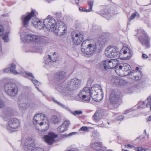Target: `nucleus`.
<instances>
[{"mask_svg":"<svg viewBox=\"0 0 151 151\" xmlns=\"http://www.w3.org/2000/svg\"><path fill=\"white\" fill-rule=\"evenodd\" d=\"M114 59L106 60L101 62L100 63V69L105 70L115 68V72L120 76H125L129 74L131 71L130 66L127 63L116 64Z\"/></svg>","mask_w":151,"mask_h":151,"instance_id":"1","label":"nucleus"},{"mask_svg":"<svg viewBox=\"0 0 151 151\" xmlns=\"http://www.w3.org/2000/svg\"><path fill=\"white\" fill-rule=\"evenodd\" d=\"M103 92L101 87H92L90 90L89 87H85L78 94V96L82 100L89 101L91 97L93 99L97 102L100 101L102 99Z\"/></svg>","mask_w":151,"mask_h":151,"instance_id":"2","label":"nucleus"},{"mask_svg":"<svg viewBox=\"0 0 151 151\" xmlns=\"http://www.w3.org/2000/svg\"><path fill=\"white\" fill-rule=\"evenodd\" d=\"M21 39L27 42H32L34 44L32 47V52H38L41 49L42 47L45 45L48 42L47 38L45 36L40 35L24 34V36L23 34L21 35Z\"/></svg>","mask_w":151,"mask_h":151,"instance_id":"3","label":"nucleus"},{"mask_svg":"<svg viewBox=\"0 0 151 151\" xmlns=\"http://www.w3.org/2000/svg\"><path fill=\"white\" fill-rule=\"evenodd\" d=\"M119 50L117 47L115 46H109L106 48L105 51L106 55L108 58H122V56L128 53L129 55H127L126 58H124L128 59L133 54L132 50L126 47H123L119 52Z\"/></svg>","mask_w":151,"mask_h":151,"instance_id":"4","label":"nucleus"},{"mask_svg":"<svg viewBox=\"0 0 151 151\" xmlns=\"http://www.w3.org/2000/svg\"><path fill=\"white\" fill-rule=\"evenodd\" d=\"M34 126L37 129L41 132L46 131L49 128V122L44 114L40 113L35 115L33 120Z\"/></svg>","mask_w":151,"mask_h":151,"instance_id":"5","label":"nucleus"},{"mask_svg":"<svg viewBox=\"0 0 151 151\" xmlns=\"http://www.w3.org/2000/svg\"><path fill=\"white\" fill-rule=\"evenodd\" d=\"M81 80L74 78L69 81L66 86L62 89L64 96L69 97L73 96L72 93L75 90L80 88Z\"/></svg>","mask_w":151,"mask_h":151,"instance_id":"6","label":"nucleus"},{"mask_svg":"<svg viewBox=\"0 0 151 151\" xmlns=\"http://www.w3.org/2000/svg\"><path fill=\"white\" fill-rule=\"evenodd\" d=\"M135 32L137 34L139 33L138 39L141 44L147 48L150 47V38L145 31L142 29L135 30Z\"/></svg>","mask_w":151,"mask_h":151,"instance_id":"7","label":"nucleus"},{"mask_svg":"<svg viewBox=\"0 0 151 151\" xmlns=\"http://www.w3.org/2000/svg\"><path fill=\"white\" fill-rule=\"evenodd\" d=\"M4 89L5 93L11 97L17 96L19 91L18 86L15 84L11 83L6 84L4 85Z\"/></svg>","mask_w":151,"mask_h":151,"instance_id":"8","label":"nucleus"},{"mask_svg":"<svg viewBox=\"0 0 151 151\" xmlns=\"http://www.w3.org/2000/svg\"><path fill=\"white\" fill-rule=\"evenodd\" d=\"M49 17V16H48V18L44 20V25L47 30L54 31L57 29V23L54 19Z\"/></svg>","mask_w":151,"mask_h":151,"instance_id":"9","label":"nucleus"},{"mask_svg":"<svg viewBox=\"0 0 151 151\" xmlns=\"http://www.w3.org/2000/svg\"><path fill=\"white\" fill-rule=\"evenodd\" d=\"M19 120L16 118H12L9 121L6 125V128L8 130L12 132L19 127Z\"/></svg>","mask_w":151,"mask_h":151,"instance_id":"10","label":"nucleus"},{"mask_svg":"<svg viewBox=\"0 0 151 151\" xmlns=\"http://www.w3.org/2000/svg\"><path fill=\"white\" fill-rule=\"evenodd\" d=\"M97 50L96 44L95 42L88 43L86 47L81 49L82 52L85 55H91L93 54Z\"/></svg>","mask_w":151,"mask_h":151,"instance_id":"11","label":"nucleus"},{"mask_svg":"<svg viewBox=\"0 0 151 151\" xmlns=\"http://www.w3.org/2000/svg\"><path fill=\"white\" fill-rule=\"evenodd\" d=\"M58 136L57 134L53 132H49L47 135H43L41 136V138L44 139V141L49 145H52L54 142V139Z\"/></svg>","mask_w":151,"mask_h":151,"instance_id":"12","label":"nucleus"},{"mask_svg":"<svg viewBox=\"0 0 151 151\" xmlns=\"http://www.w3.org/2000/svg\"><path fill=\"white\" fill-rule=\"evenodd\" d=\"M119 92L114 90L112 91L110 94L109 100L111 103L115 105L117 104L119 100Z\"/></svg>","mask_w":151,"mask_h":151,"instance_id":"13","label":"nucleus"},{"mask_svg":"<svg viewBox=\"0 0 151 151\" xmlns=\"http://www.w3.org/2000/svg\"><path fill=\"white\" fill-rule=\"evenodd\" d=\"M35 16V13L33 10L27 15H22L21 17L22 22L24 26H27L28 24L29 21Z\"/></svg>","mask_w":151,"mask_h":151,"instance_id":"14","label":"nucleus"},{"mask_svg":"<svg viewBox=\"0 0 151 151\" xmlns=\"http://www.w3.org/2000/svg\"><path fill=\"white\" fill-rule=\"evenodd\" d=\"M24 148L26 150L29 151L34 150L35 149L34 140L30 139H27L25 143Z\"/></svg>","mask_w":151,"mask_h":151,"instance_id":"15","label":"nucleus"},{"mask_svg":"<svg viewBox=\"0 0 151 151\" xmlns=\"http://www.w3.org/2000/svg\"><path fill=\"white\" fill-rule=\"evenodd\" d=\"M108 41L107 36L106 34L101 35L99 38L97 42V44L100 48L103 47Z\"/></svg>","mask_w":151,"mask_h":151,"instance_id":"16","label":"nucleus"},{"mask_svg":"<svg viewBox=\"0 0 151 151\" xmlns=\"http://www.w3.org/2000/svg\"><path fill=\"white\" fill-rule=\"evenodd\" d=\"M84 35L83 34H76L75 37H72L73 43L75 45H79L83 39Z\"/></svg>","mask_w":151,"mask_h":151,"instance_id":"17","label":"nucleus"},{"mask_svg":"<svg viewBox=\"0 0 151 151\" xmlns=\"http://www.w3.org/2000/svg\"><path fill=\"white\" fill-rule=\"evenodd\" d=\"M100 14L101 16L109 19L114 15L113 10H103L101 11Z\"/></svg>","mask_w":151,"mask_h":151,"instance_id":"18","label":"nucleus"},{"mask_svg":"<svg viewBox=\"0 0 151 151\" xmlns=\"http://www.w3.org/2000/svg\"><path fill=\"white\" fill-rule=\"evenodd\" d=\"M58 27H57L56 30L61 35L64 34L66 31V27L65 24L62 22H58Z\"/></svg>","mask_w":151,"mask_h":151,"instance_id":"19","label":"nucleus"},{"mask_svg":"<svg viewBox=\"0 0 151 151\" xmlns=\"http://www.w3.org/2000/svg\"><path fill=\"white\" fill-rule=\"evenodd\" d=\"M103 143L101 142H94L91 143V147L96 151H100L103 148Z\"/></svg>","mask_w":151,"mask_h":151,"instance_id":"20","label":"nucleus"},{"mask_svg":"<svg viewBox=\"0 0 151 151\" xmlns=\"http://www.w3.org/2000/svg\"><path fill=\"white\" fill-rule=\"evenodd\" d=\"M70 122L68 121L64 122L62 124L57 128V131L59 133L64 132L67 129L68 126L69 125Z\"/></svg>","mask_w":151,"mask_h":151,"instance_id":"21","label":"nucleus"},{"mask_svg":"<svg viewBox=\"0 0 151 151\" xmlns=\"http://www.w3.org/2000/svg\"><path fill=\"white\" fill-rule=\"evenodd\" d=\"M66 77V73L64 71H60L57 72L54 77L56 81H60L64 79Z\"/></svg>","mask_w":151,"mask_h":151,"instance_id":"22","label":"nucleus"},{"mask_svg":"<svg viewBox=\"0 0 151 151\" xmlns=\"http://www.w3.org/2000/svg\"><path fill=\"white\" fill-rule=\"evenodd\" d=\"M19 109L21 111H24L31 106V104L29 102L18 103Z\"/></svg>","mask_w":151,"mask_h":151,"instance_id":"23","label":"nucleus"},{"mask_svg":"<svg viewBox=\"0 0 151 151\" xmlns=\"http://www.w3.org/2000/svg\"><path fill=\"white\" fill-rule=\"evenodd\" d=\"M32 22L35 27L38 29H41L45 28L44 25V23L40 20L35 21L32 20Z\"/></svg>","mask_w":151,"mask_h":151,"instance_id":"24","label":"nucleus"},{"mask_svg":"<svg viewBox=\"0 0 151 151\" xmlns=\"http://www.w3.org/2000/svg\"><path fill=\"white\" fill-rule=\"evenodd\" d=\"M112 81L117 86L123 85L125 83V81L122 79L120 77H115L112 79Z\"/></svg>","mask_w":151,"mask_h":151,"instance_id":"25","label":"nucleus"},{"mask_svg":"<svg viewBox=\"0 0 151 151\" xmlns=\"http://www.w3.org/2000/svg\"><path fill=\"white\" fill-rule=\"evenodd\" d=\"M25 73L26 75L28 77L30 78H32L30 79L32 81L34 84L37 86H39L40 84V82H39L38 81L35 79V78L34 76L32 73L27 71H25Z\"/></svg>","mask_w":151,"mask_h":151,"instance_id":"26","label":"nucleus"},{"mask_svg":"<svg viewBox=\"0 0 151 151\" xmlns=\"http://www.w3.org/2000/svg\"><path fill=\"white\" fill-rule=\"evenodd\" d=\"M88 4V6L89 7V9H87L85 8H83L82 7H80L79 8V10L81 12H90L92 11V8L93 6V1H89L87 2Z\"/></svg>","mask_w":151,"mask_h":151,"instance_id":"27","label":"nucleus"},{"mask_svg":"<svg viewBox=\"0 0 151 151\" xmlns=\"http://www.w3.org/2000/svg\"><path fill=\"white\" fill-rule=\"evenodd\" d=\"M52 57H53V59H52V57L50 55H48V58L50 59V62H55V63H56L57 61H58L60 60L59 58V56L58 55V54L56 52H53L52 54Z\"/></svg>","mask_w":151,"mask_h":151,"instance_id":"28","label":"nucleus"},{"mask_svg":"<svg viewBox=\"0 0 151 151\" xmlns=\"http://www.w3.org/2000/svg\"><path fill=\"white\" fill-rule=\"evenodd\" d=\"M61 120V119L60 117L55 116H53L52 118V122L55 124L58 123Z\"/></svg>","mask_w":151,"mask_h":151,"instance_id":"29","label":"nucleus"},{"mask_svg":"<svg viewBox=\"0 0 151 151\" xmlns=\"http://www.w3.org/2000/svg\"><path fill=\"white\" fill-rule=\"evenodd\" d=\"M52 100L54 102H55V103H56L57 104L59 105L62 108L68 110H69V108L68 107H67L66 106H65V105L63 104H62L60 103L59 102H58L55 100V99L53 98H52Z\"/></svg>","mask_w":151,"mask_h":151,"instance_id":"30","label":"nucleus"},{"mask_svg":"<svg viewBox=\"0 0 151 151\" xmlns=\"http://www.w3.org/2000/svg\"><path fill=\"white\" fill-rule=\"evenodd\" d=\"M16 68V66L14 63H12L11 65L10 70L11 72H12L14 74H18V73L15 70Z\"/></svg>","mask_w":151,"mask_h":151,"instance_id":"31","label":"nucleus"},{"mask_svg":"<svg viewBox=\"0 0 151 151\" xmlns=\"http://www.w3.org/2000/svg\"><path fill=\"white\" fill-rule=\"evenodd\" d=\"M3 40L5 42H7L9 41L8 37V32L4 33L2 37Z\"/></svg>","mask_w":151,"mask_h":151,"instance_id":"32","label":"nucleus"},{"mask_svg":"<svg viewBox=\"0 0 151 151\" xmlns=\"http://www.w3.org/2000/svg\"><path fill=\"white\" fill-rule=\"evenodd\" d=\"M139 16V14L136 12H135L134 13H132L130 17H129V19L130 20L134 19L135 17Z\"/></svg>","mask_w":151,"mask_h":151,"instance_id":"33","label":"nucleus"},{"mask_svg":"<svg viewBox=\"0 0 151 151\" xmlns=\"http://www.w3.org/2000/svg\"><path fill=\"white\" fill-rule=\"evenodd\" d=\"M92 136L93 137L94 139H98L99 137V133L96 131H94L92 134Z\"/></svg>","mask_w":151,"mask_h":151,"instance_id":"34","label":"nucleus"},{"mask_svg":"<svg viewBox=\"0 0 151 151\" xmlns=\"http://www.w3.org/2000/svg\"><path fill=\"white\" fill-rule=\"evenodd\" d=\"M134 72H130L129 73V74H128L129 77V78L131 79H134V77L135 76V74L136 73V72L134 71Z\"/></svg>","mask_w":151,"mask_h":151,"instance_id":"35","label":"nucleus"},{"mask_svg":"<svg viewBox=\"0 0 151 151\" xmlns=\"http://www.w3.org/2000/svg\"><path fill=\"white\" fill-rule=\"evenodd\" d=\"M93 118L96 120H99L100 119L99 113L98 112H96L93 115Z\"/></svg>","mask_w":151,"mask_h":151,"instance_id":"36","label":"nucleus"},{"mask_svg":"<svg viewBox=\"0 0 151 151\" xmlns=\"http://www.w3.org/2000/svg\"><path fill=\"white\" fill-rule=\"evenodd\" d=\"M82 112L80 111H75L74 112H72V113L74 115H80L82 114Z\"/></svg>","mask_w":151,"mask_h":151,"instance_id":"37","label":"nucleus"},{"mask_svg":"<svg viewBox=\"0 0 151 151\" xmlns=\"http://www.w3.org/2000/svg\"><path fill=\"white\" fill-rule=\"evenodd\" d=\"M86 40H85L82 43V44L81 45V50L82 48H86V45H85L86 44Z\"/></svg>","mask_w":151,"mask_h":151,"instance_id":"38","label":"nucleus"},{"mask_svg":"<svg viewBox=\"0 0 151 151\" xmlns=\"http://www.w3.org/2000/svg\"><path fill=\"white\" fill-rule=\"evenodd\" d=\"M5 106V104L3 101L0 99V108L4 107Z\"/></svg>","mask_w":151,"mask_h":151,"instance_id":"39","label":"nucleus"},{"mask_svg":"<svg viewBox=\"0 0 151 151\" xmlns=\"http://www.w3.org/2000/svg\"><path fill=\"white\" fill-rule=\"evenodd\" d=\"M4 28L3 26L0 24V37L1 36V34L4 31Z\"/></svg>","mask_w":151,"mask_h":151,"instance_id":"40","label":"nucleus"},{"mask_svg":"<svg viewBox=\"0 0 151 151\" xmlns=\"http://www.w3.org/2000/svg\"><path fill=\"white\" fill-rule=\"evenodd\" d=\"M88 129V127H84L83 126L81 127L80 129H79V131H80V130L84 131H87Z\"/></svg>","mask_w":151,"mask_h":151,"instance_id":"41","label":"nucleus"},{"mask_svg":"<svg viewBox=\"0 0 151 151\" xmlns=\"http://www.w3.org/2000/svg\"><path fill=\"white\" fill-rule=\"evenodd\" d=\"M138 151H146L147 150L142 148L141 147H139L137 148Z\"/></svg>","mask_w":151,"mask_h":151,"instance_id":"42","label":"nucleus"},{"mask_svg":"<svg viewBox=\"0 0 151 151\" xmlns=\"http://www.w3.org/2000/svg\"><path fill=\"white\" fill-rule=\"evenodd\" d=\"M124 117L123 116H118L117 118V120L121 121L124 119Z\"/></svg>","mask_w":151,"mask_h":151,"instance_id":"43","label":"nucleus"},{"mask_svg":"<svg viewBox=\"0 0 151 151\" xmlns=\"http://www.w3.org/2000/svg\"><path fill=\"white\" fill-rule=\"evenodd\" d=\"M140 79V78L139 76H137L135 74V76L134 77V79L136 81H138Z\"/></svg>","mask_w":151,"mask_h":151,"instance_id":"44","label":"nucleus"},{"mask_svg":"<svg viewBox=\"0 0 151 151\" xmlns=\"http://www.w3.org/2000/svg\"><path fill=\"white\" fill-rule=\"evenodd\" d=\"M4 71L5 73H10L11 72L10 68H7L4 70Z\"/></svg>","mask_w":151,"mask_h":151,"instance_id":"45","label":"nucleus"},{"mask_svg":"<svg viewBox=\"0 0 151 151\" xmlns=\"http://www.w3.org/2000/svg\"><path fill=\"white\" fill-rule=\"evenodd\" d=\"M142 57L143 59H145L147 58H148V56L145 54H143L142 55Z\"/></svg>","mask_w":151,"mask_h":151,"instance_id":"46","label":"nucleus"},{"mask_svg":"<svg viewBox=\"0 0 151 151\" xmlns=\"http://www.w3.org/2000/svg\"><path fill=\"white\" fill-rule=\"evenodd\" d=\"M76 133H77L76 132H73L70 133L68 134L67 135V137H68L69 136H72L73 135L75 134H76Z\"/></svg>","mask_w":151,"mask_h":151,"instance_id":"47","label":"nucleus"},{"mask_svg":"<svg viewBox=\"0 0 151 151\" xmlns=\"http://www.w3.org/2000/svg\"><path fill=\"white\" fill-rule=\"evenodd\" d=\"M150 105H151V101H150L147 103L146 106L147 107H149Z\"/></svg>","mask_w":151,"mask_h":151,"instance_id":"48","label":"nucleus"},{"mask_svg":"<svg viewBox=\"0 0 151 151\" xmlns=\"http://www.w3.org/2000/svg\"><path fill=\"white\" fill-rule=\"evenodd\" d=\"M36 151H44V150L42 148H38L36 149Z\"/></svg>","mask_w":151,"mask_h":151,"instance_id":"49","label":"nucleus"},{"mask_svg":"<svg viewBox=\"0 0 151 151\" xmlns=\"http://www.w3.org/2000/svg\"><path fill=\"white\" fill-rule=\"evenodd\" d=\"M127 146L130 147V148H132L134 147V146H133L131 145H130L129 144H128L127 145H125V147H127Z\"/></svg>","mask_w":151,"mask_h":151,"instance_id":"50","label":"nucleus"},{"mask_svg":"<svg viewBox=\"0 0 151 151\" xmlns=\"http://www.w3.org/2000/svg\"><path fill=\"white\" fill-rule=\"evenodd\" d=\"M131 111V109H128L127 110L125 111L124 114H126L127 113Z\"/></svg>","mask_w":151,"mask_h":151,"instance_id":"51","label":"nucleus"},{"mask_svg":"<svg viewBox=\"0 0 151 151\" xmlns=\"http://www.w3.org/2000/svg\"><path fill=\"white\" fill-rule=\"evenodd\" d=\"M147 100L148 101H151V95H150L147 98Z\"/></svg>","mask_w":151,"mask_h":151,"instance_id":"52","label":"nucleus"},{"mask_svg":"<svg viewBox=\"0 0 151 151\" xmlns=\"http://www.w3.org/2000/svg\"><path fill=\"white\" fill-rule=\"evenodd\" d=\"M148 121H150L151 120V115L149 116V118H148V119L147 120Z\"/></svg>","mask_w":151,"mask_h":151,"instance_id":"53","label":"nucleus"},{"mask_svg":"<svg viewBox=\"0 0 151 151\" xmlns=\"http://www.w3.org/2000/svg\"><path fill=\"white\" fill-rule=\"evenodd\" d=\"M75 1H76V3L77 4H78V3H79V0H77V1L76 0H75Z\"/></svg>","mask_w":151,"mask_h":151,"instance_id":"54","label":"nucleus"},{"mask_svg":"<svg viewBox=\"0 0 151 151\" xmlns=\"http://www.w3.org/2000/svg\"><path fill=\"white\" fill-rule=\"evenodd\" d=\"M136 69L137 70H138V69H139V68L138 67H136Z\"/></svg>","mask_w":151,"mask_h":151,"instance_id":"55","label":"nucleus"},{"mask_svg":"<svg viewBox=\"0 0 151 151\" xmlns=\"http://www.w3.org/2000/svg\"><path fill=\"white\" fill-rule=\"evenodd\" d=\"M144 133H145V134H146V130H144Z\"/></svg>","mask_w":151,"mask_h":151,"instance_id":"56","label":"nucleus"},{"mask_svg":"<svg viewBox=\"0 0 151 151\" xmlns=\"http://www.w3.org/2000/svg\"><path fill=\"white\" fill-rule=\"evenodd\" d=\"M145 104V101H143V102L142 104Z\"/></svg>","mask_w":151,"mask_h":151,"instance_id":"57","label":"nucleus"},{"mask_svg":"<svg viewBox=\"0 0 151 151\" xmlns=\"http://www.w3.org/2000/svg\"><path fill=\"white\" fill-rule=\"evenodd\" d=\"M36 88H37V90H38L39 91H40L39 90V89H38V88H37V87H36Z\"/></svg>","mask_w":151,"mask_h":151,"instance_id":"58","label":"nucleus"},{"mask_svg":"<svg viewBox=\"0 0 151 151\" xmlns=\"http://www.w3.org/2000/svg\"><path fill=\"white\" fill-rule=\"evenodd\" d=\"M124 151H128V150H124Z\"/></svg>","mask_w":151,"mask_h":151,"instance_id":"59","label":"nucleus"},{"mask_svg":"<svg viewBox=\"0 0 151 151\" xmlns=\"http://www.w3.org/2000/svg\"><path fill=\"white\" fill-rule=\"evenodd\" d=\"M134 36H136V35L135 34V33H134Z\"/></svg>","mask_w":151,"mask_h":151,"instance_id":"60","label":"nucleus"},{"mask_svg":"<svg viewBox=\"0 0 151 151\" xmlns=\"http://www.w3.org/2000/svg\"><path fill=\"white\" fill-rule=\"evenodd\" d=\"M150 110H151V107H150Z\"/></svg>","mask_w":151,"mask_h":151,"instance_id":"61","label":"nucleus"},{"mask_svg":"<svg viewBox=\"0 0 151 151\" xmlns=\"http://www.w3.org/2000/svg\"><path fill=\"white\" fill-rule=\"evenodd\" d=\"M20 73H22V72H20Z\"/></svg>","mask_w":151,"mask_h":151,"instance_id":"62","label":"nucleus"}]
</instances>
